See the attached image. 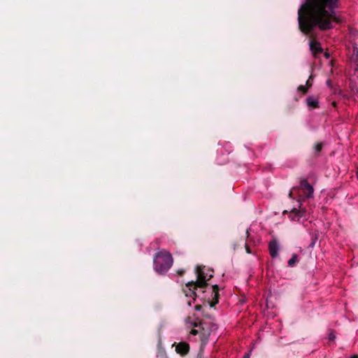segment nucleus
<instances>
[{
	"label": "nucleus",
	"mask_w": 358,
	"mask_h": 358,
	"mask_svg": "<svg viewBox=\"0 0 358 358\" xmlns=\"http://www.w3.org/2000/svg\"><path fill=\"white\" fill-rule=\"evenodd\" d=\"M340 0H305L298 10L300 30L310 34L315 28L322 31L331 29L341 17L336 13Z\"/></svg>",
	"instance_id": "nucleus-1"
},
{
	"label": "nucleus",
	"mask_w": 358,
	"mask_h": 358,
	"mask_svg": "<svg viewBox=\"0 0 358 358\" xmlns=\"http://www.w3.org/2000/svg\"><path fill=\"white\" fill-rule=\"evenodd\" d=\"M185 322L187 328L191 329L189 336H198L202 345H206L211 334L212 325L210 323L201 322L194 315L187 316Z\"/></svg>",
	"instance_id": "nucleus-2"
},
{
	"label": "nucleus",
	"mask_w": 358,
	"mask_h": 358,
	"mask_svg": "<svg viewBox=\"0 0 358 358\" xmlns=\"http://www.w3.org/2000/svg\"><path fill=\"white\" fill-rule=\"evenodd\" d=\"M197 281L196 282L192 281L186 284L184 292L186 296L193 297V300H195L196 294L195 290L197 287H204L207 285V281L209 280L212 277L213 274L205 268V267L198 266L196 268Z\"/></svg>",
	"instance_id": "nucleus-3"
},
{
	"label": "nucleus",
	"mask_w": 358,
	"mask_h": 358,
	"mask_svg": "<svg viewBox=\"0 0 358 358\" xmlns=\"http://www.w3.org/2000/svg\"><path fill=\"white\" fill-rule=\"evenodd\" d=\"M173 257L170 252L165 250L157 252L153 264L155 271L159 274L166 273L173 264Z\"/></svg>",
	"instance_id": "nucleus-4"
},
{
	"label": "nucleus",
	"mask_w": 358,
	"mask_h": 358,
	"mask_svg": "<svg viewBox=\"0 0 358 358\" xmlns=\"http://www.w3.org/2000/svg\"><path fill=\"white\" fill-rule=\"evenodd\" d=\"M299 188L303 192V196L304 198L309 199L313 196L314 189L306 179L301 181Z\"/></svg>",
	"instance_id": "nucleus-5"
},
{
	"label": "nucleus",
	"mask_w": 358,
	"mask_h": 358,
	"mask_svg": "<svg viewBox=\"0 0 358 358\" xmlns=\"http://www.w3.org/2000/svg\"><path fill=\"white\" fill-rule=\"evenodd\" d=\"M268 251L272 258H276L279 255L280 245L276 238H273L268 243Z\"/></svg>",
	"instance_id": "nucleus-6"
},
{
	"label": "nucleus",
	"mask_w": 358,
	"mask_h": 358,
	"mask_svg": "<svg viewBox=\"0 0 358 358\" xmlns=\"http://www.w3.org/2000/svg\"><path fill=\"white\" fill-rule=\"evenodd\" d=\"M310 50H311L314 57H317L318 54L323 52V49L320 42L310 41L309 43Z\"/></svg>",
	"instance_id": "nucleus-7"
},
{
	"label": "nucleus",
	"mask_w": 358,
	"mask_h": 358,
	"mask_svg": "<svg viewBox=\"0 0 358 358\" xmlns=\"http://www.w3.org/2000/svg\"><path fill=\"white\" fill-rule=\"evenodd\" d=\"M176 351L182 356L186 355L189 351V345L186 342H180L176 346Z\"/></svg>",
	"instance_id": "nucleus-8"
},
{
	"label": "nucleus",
	"mask_w": 358,
	"mask_h": 358,
	"mask_svg": "<svg viewBox=\"0 0 358 358\" xmlns=\"http://www.w3.org/2000/svg\"><path fill=\"white\" fill-rule=\"evenodd\" d=\"M289 217L291 220L294 222H303L304 221L301 217V214L300 215V213L296 208H294L290 211Z\"/></svg>",
	"instance_id": "nucleus-9"
},
{
	"label": "nucleus",
	"mask_w": 358,
	"mask_h": 358,
	"mask_svg": "<svg viewBox=\"0 0 358 358\" xmlns=\"http://www.w3.org/2000/svg\"><path fill=\"white\" fill-rule=\"evenodd\" d=\"M307 105L313 108H316L319 107V101L318 99L314 96H308L306 99Z\"/></svg>",
	"instance_id": "nucleus-10"
},
{
	"label": "nucleus",
	"mask_w": 358,
	"mask_h": 358,
	"mask_svg": "<svg viewBox=\"0 0 358 358\" xmlns=\"http://www.w3.org/2000/svg\"><path fill=\"white\" fill-rule=\"evenodd\" d=\"M297 261H298V255L294 253L292 255V257L289 259V261L287 262L288 266L290 267H293L296 264Z\"/></svg>",
	"instance_id": "nucleus-11"
},
{
	"label": "nucleus",
	"mask_w": 358,
	"mask_h": 358,
	"mask_svg": "<svg viewBox=\"0 0 358 358\" xmlns=\"http://www.w3.org/2000/svg\"><path fill=\"white\" fill-rule=\"evenodd\" d=\"M298 211L300 213V215L301 214V217L303 219V220H307V216H308V213H307V210L306 208H301L300 207L299 209H298Z\"/></svg>",
	"instance_id": "nucleus-12"
},
{
	"label": "nucleus",
	"mask_w": 358,
	"mask_h": 358,
	"mask_svg": "<svg viewBox=\"0 0 358 358\" xmlns=\"http://www.w3.org/2000/svg\"><path fill=\"white\" fill-rule=\"evenodd\" d=\"M308 88L306 85H300L298 87V91L301 92V94L303 95L306 94V92H308Z\"/></svg>",
	"instance_id": "nucleus-13"
},
{
	"label": "nucleus",
	"mask_w": 358,
	"mask_h": 358,
	"mask_svg": "<svg viewBox=\"0 0 358 358\" xmlns=\"http://www.w3.org/2000/svg\"><path fill=\"white\" fill-rule=\"evenodd\" d=\"M204 345H202V344L201 345V349L196 356V358H203V348Z\"/></svg>",
	"instance_id": "nucleus-14"
},
{
	"label": "nucleus",
	"mask_w": 358,
	"mask_h": 358,
	"mask_svg": "<svg viewBox=\"0 0 358 358\" xmlns=\"http://www.w3.org/2000/svg\"><path fill=\"white\" fill-rule=\"evenodd\" d=\"M322 143H317L315 146V150L316 152H320L322 150Z\"/></svg>",
	"instance_id": "nucleus-15"
},
{
	"label": "nucleus",
	"mask_w": 358,
	"mask_h": 358,
	"mask_svg": "<svg viewBox=\"0 0 358 358\" xmlns=\"http://www.w3.org/2000/svg\"><path fill=\"white\" fill-rule=\"evenodd\" d=\"M329 339L330 341H334L336 338V336L333 331H330L328 334Z\"/></svg>",
	"instance_id": "nucleus-16"
},
{
	"label": "nucleus",
	"mask_w": 358,
	"mask_h": 358,
	"mask_svg": "<svg viewBox=\"0 0 358 358\" xmlns=\"http://www.w3.org/2000/svg\"><path fill=\"white\" fill-rule=\"evenodd\" d=\"M213 292L215 294V296L217 297V296L218 295V287H217V285L213 286Z\"/></svg>",
	"instance_id": "nucleus-17"
},
{
	"label": "nucleus",
	"mask_w": 358,
	"mask_h": 358,
	"mask_svg": "<svg viewBox=\"0 0 358 358\" xmlns=\"http://www.w3.org/2000/svg\"><path fill=\"white\" fill-rule=\"evenodd\" d=\"M245 250H246L247 253H248V254H252V251H251L250 248L248 246V244H245Z\"/></svg>",
	"instance_id": "nucleus-18"
},
{
	"label": "nucleus",
	"mask_w": 358,
	"mask_h": 358,
	"mask_svg": "<svg viewBox=\"0 0 358 358\" xmlns=\"http://www.w3.org/2000/svg\"><path fill=\"white\" fill-rule=\"evenodd\" d=\"M310 78L311 77L309 78V79L306 81V86L309 88L310 87L312 86V82L310 81Z\"/></svg>",
	"instance_id": "nucleus-19"
},
{
	"label": "nucleus",
	"mask_w": 358,
	"mask_h": 358,
	"mask_svg": "<svg viewBox=\"0 0 358 358\" xmlns=\"http://www.w3.org/2000/svg\"><path fill=\"white\" fill-rule=\"evenodd\" d=\"M243 358H250V352L246 353Z\"/></svg>",
	"instance_id": "nucleus-20"
},
{
	"label": "nucleus",
	"mask_w": 358,
	"mask_h": 358,
	"mask_svg": "<svg viewBox=\"0 0 358 358\" xmlns=\"http://www.w3.org/2000/svg\"><path fill=\"white\" fill-rule=\"evenodd\" d=\"M194 309L196 310H200L201 309V306L200 305L195 306Z\"/></svg>",
	"instance_id": "nucleus-21"
},
{
	"label": "nucleus",
	"mask_w": 358,
	"mask_h": 358,
	"mask_svg": "<svg viewBox=\"0 0 358 358\" xmlns=\"http://www.w3.org/2000/svg\"><path fill=\"white\" fill-rule=\"evenodd\" d=\"M324 56H325V57H326L327 59H328V58L330 57V55H329V52H325V53H324Z\"/></svg>",
	"instance_id": "nucleus-22"
},
{
	"label": "nucleus",
	"mask_w": 358,
	"mask_h": 358,
	"mask_svg": "<svg viewBox=\"0 0 358 358\" xmlns=\"http://www.w3.org/2000/svg\"><path fill=\"white\" fill-rule=\"evenodd\" d=\"M349 358H358V356L357 355H352Z\"/></svg>",
	"instance_id": "nucleus-23"
},
{
	"label": "nucleus",
	"mask_w": 358,
	"mask_h": 358,
	"mask_svg": "<svg viewBox=\"0 0 358 358\" xmlns=\"http://www.w3.org/2000/svg\"><path fill=\"white\" fill-rule=\"evenodd\" d=\"M249 230H250V229H248L247 231H246V234H247L248 237L249 236Z\"/></svg>",
	"instance_id": "nucleus-24"
},
{
	"label": "nucleus",
	"mask_w": 358,
	"mask_h": 358,
	"mask_svg": "<svg viewBox=\"0 0 358 358\" xmlns=\"http://www.w3.org/2000/svg\"><path fill=\"white\" fill-rule=\"evenodd\" d=\"M187 303H188V306H190L192 305V303H191V301H189L187 302Z\"/></svg>",
	"instance_id": "nucleus-25"
},
{
	"label": "nucleus",
	"mask_w": 358,
	"mask_h": 358,
	"mask_svg": "<svg viewBox=\"0 0 358 358\" xmlns=\"http://www.w3.org/2000/svg\"><path fill=\"white\" fill-rule=\"evenodd\" d=\"M357 177H358V171H357Z\"/></svg>",
	"instance_id": "nucleus-26"
}]
</instances>
